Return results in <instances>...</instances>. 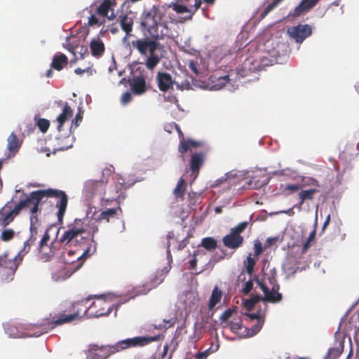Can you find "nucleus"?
Returning a JSON list of instances; mask_svg holds the SVG:
<instances>
[{"label": "nucleus", "mask_w": 359, "mask_h": 359, "mask_svg": "<svg viewBox=\"0 0 359 359\" xmlns=\"http://www.w3.org/2000/svg\"><path fill=\"white\" fill-rule=\"evenodd\" d=\"M151 287L150 286H149L147 284H144L142 286L136 287L135 290L136 295H142L147 294L151 290Z\"/></svg>", "instance_id": "47"}, {"label": "nucleus", "mask_w": 359, "mask_h": 359, "mask_svg": "<svg viewBox=\"0 0 359 359\" xmlns=\"http://www.w3.org/2000/svg\"><path fill=\"white\" fill-rule=\"evenodd\" d=\"M330 215H328L325 219V221L324 222L322 230L324 231L325 228L327 226V225L330 224Z\"/></svg>", "instance_id": "64"}, {"label": "nucleus", "mask_w": 359, "mask_h": 359, "mask_svg": "<svg viewBox=\"0 0 359 359\" xmlns=\"http://www.w3.org/2000/svg\"><path fill=\"white\" fill-rule=\"evenodd\" d=\"M22 262V257L18 254L13 258L7 255L0 256V276L6 281L12 280L18 266Z\"/></svg>", "instance_id": "5"}, {"label": "nucleus", "mask_w": 359, "mask_h": 359, "mask_svg": "<svg viewBox=\"0 0 359 359\" xmlns=\"http://www.w3.org/2000/svg\"><path fill=\"white\" fill-rule=\"evenodd\" d=\"M60 243L58 241H53L50 245H48V248L47 250H45L44 252H42L40 255L41 259H45L46 261H48L50 259L55 255L57 254V251L59 250L58 244Z\"/></svg>", "instance_id": "26"}, {"label": "nucleus", "mask_w": 359, "mask_h": 359, "mask_svg": "<svg viewBox=\"0 0 359 359\" xmlns=\"http://www.w3.org/2000/svg\"><path fill=\"white\" fill-rule=\"evenodd\" d=\"M115 1L112 0H104L101 4L96 9V14L107 17L110 20L116 18V15L114 13L113 7L115 6Z\"/></svg>", "instance_id": "12"}, {"label": "nucleus", "mask_w": 359, "mask_h": 359, "mask_svg": "<svg viewBox=\"0 0 359 359\" xmlns=\"http://www.w3.org/2000/svg\"><path fill=\"white\" fill-rule=\"evenodd\" d=\"M188 243H189V238H188V236H187L185 238L182 240L178 243L177 250L180 251V250H183L187 245Z\"/></svg>", "instance_id": "56"}, {"label": "nucleus", "mask_w": 359, "mask_h": 359, "mask_svg": "<svg viewBox=\"0 0 359 359\" xmlns=\"http://www.w3.org/2000/svg\"><path fill=\"white\" fill-rule=\"evenodd\" d=\"M258 177L259 176L256 175L252 176L250 180L249 184L252 187V189L260 188L268 183L267 178L265 176H263V177H265V179L262 181H260L259 179H257Z\"/></svg>", "instance_id": "36"}, {"label": "nucleus", "mask_w": 359, "mask_h": 359, "mask_svg": "<svg viewBox=\"0 0 359 359\" xmlns=\"http://www.w3.org/2000/svg\"><path fill=\"white\" fill-rule=\"evenodd\" d=\"M255 266V260L252 258L250 256L247 257V264H246V271L248 274L251 275L253 272L254 267Z\"/></svg>", "instance_id": "46"}, {"label": "nucleus", "mask_w": 359, "mask_h": 359, "mask_svg": "<svg viewBox=\"0 0 359 359\" xmlns=\"http://www.w3.org/2000/svg\"><path fill=\"white\" fill-rule=\"evenodd\" d=\"M252 287H253L252 281L248 280L245 283L242 291L244 294H248L252 290Z\"/></svg>", "instance_id": "52"}, {"label": "nucleus", "mask_w": 359, "mask_h": 359, "mask_svg": "<svg viewBox=\"0 0 359 359\" xmlns=\"http://www.w3.org/2000/svg\"><path fill=\"white\" fill-rule=\"evenodd\" d=\"M210 353L209 349L203 352H198L195 355V359H206Z\"/></svg>", "instance_id": "57"}, {"label": "nucleus", "mask_w": 359, "mask_h": 359, "mask_svg": "<svg viewBox=\"0 0 359 359\" xmlns=\"http://www.w3.org/2000/svg\"><path fill=\"white\" fill-rule=\"evenodd\" d=\"M163 13L158 6H153L144 12L140 25L147 33L145 38H140L131 41V46L138 53L146 57L145 65L153 70L164 57V46L160 43L168 35V27L162 22Z\"/></svg>", "instance_id": "1"}, {"label": "nucleus", "mask_w": 359, "mask_h": 359, "mask_svg": "<svg viewBox=\"0 0 359 359\" xmlns=\"http://www.w3.org/2000/svg\"><path fill=\"white\" fill-rule=\"evenodd\" d=\"M34 191L30 193V194L24 200H21L19 203L14 207L13 210H11L12 212L17 216L20 210L25 208H29L32 205L35 199L33 198Z\"/></svg>", "instance_id": "25"}, {"label": "nucleus", "mask_w": 359, "mask_h": 359, "mask_svg": "<svg viewBox=\"0 0 359 359\" xmlns=\"http://www.w3.org/2000/svg\"><path fill=\"white\" fill-rule=\"evenodd\" d=\"M205 159V154L203 152H195L191 154L189 161V168L194 175V178L197 177L200 169L203 166Z\"/></svg>", "instance_id": "11"}, {"label": "nucleus", "mask_w": 359, "mask_h": 359, "mask_svg": "<svg viewBox=\"0 0 359 359\" xmlns=\"http://www.w3.org/2000/svg\"><path fill=\"white\" fill-rule=\"evenodd\" d=\"M342 348L335 347L329 349L325 359H337L342 353Z\"/></svg>", "instance_id": "40"}, {"label": "nucleus", "mask_w": 359, "mask_h": 359, "mask_svg": "<svg viewBox=\"0 0 359 359\" xmlns=\"http://www.w3.org/2000/svg\"><path fill=\"white\" fill-rule=\"evenodd\" d=\"M33 198L36 203H41L44 198L55 199V207L57 208L56 212L57 222L60 224H63V218L68 204V196L64 191L53 188L36 190L34 191Z\"/></svg>", "instance_id": "3"}, {"label": "nucleus", "mask_w": 359, "mask_h": 359, "mask_svg": "<svg viewBox=\"0 0 359 359\" xmlns=\"http://www.w3.org/2000/svg\"><path fill=\"white\" fill-rule=\"evenodd\" d=\"M118 353L116 344L98 345L91 344L86 351V359H107L110 355Z\"/></svg>", "instance_id": "7"}, {"label": "nucleus", "mask_w": 359, "mask_h": 359, "mask_svg": "<svg viewBox=\"0 0 359 359\" xmlns=\"http://www.w3.org/2000/svg\"><path fill=\"white\" fill-rule=\"evenodd\" d=\"M255 255L258 257L263 252L262 245L260 241H257L254 244Z\"/></svg>", "instance_id": "51"}, {"label": "nucleus", "mask_w": 359, "mask_h": 359, "mask_svg": "<svg viewBox=\"0 0 359 359\" xmlns=\"http://www.w3.org/2000/svg\"><path fill=\"white\" fill-rule=\"evenodd\" d=\"M73 115V110L71 107L68 104V103H65L62 109V113L57 117V130L60 131L64 123L67 121V119L72 117Z\"/></svg>", "instance_id": "23"}, {"label": "nucleus", "mask_w": 359, "mask_h": 359, "mask_svg": "<svg viewBox=\"0 0 359 359\" xmlns=\"http://www.w3.org/2000/svg\"><path fill=\"white\" fill-rule=\"evenodd\" d=\"M67 57L65 54L61 53L58 55L54 56L51 63V67L55 70L61 71L63 69L64 65H67Z\"/></svg>", "instance_id": "27"}, {"label": "nucleus", "mask_w": 359, "mask_h": 359, "mask_svg": "<svg viewBox=\"0 0 359 359\" xmlns=\"http://www.w3.org/2000/svg\"><path fill=\"white\" fill-rule=\"evenodd\" d=\"M169 346L168 344H165L163 346L162 352H156L151 356L153 359H171L172 355V352L168 353Z\"/></svg>", "instance_id": "33"}, {"label": "nucleus", "mask_w": 359, "mask_h": 359, "mask_svg": "<svg viewBox=\"0 0 359 359\" xmlns=\"http://www.w3.org/2000/svg\"><path fill=\"white\" fill-rule=\"evenodd\" d=\"M233 313V309H229L227 310H226L224 312H223V313L220 316V320L222 321V322H226L232 316Z\"/></svg>", "instance_id": "50"}, {"label": "nucleus", "mask_w": 359, "mask_h": 359, "mask_svg": "<svg viewBox=\"0 0 359 359\" xmlns=\"http://www.w3.org/2000/svg\"><path fill=\"white\" fill-rule=\"evenodd\" d=\"M222 241L226 247L230 249H236L242 245L244 240L241 235H236L230 231V233L225 236Z\"/></svg>", "instance_id": "18"}, {"label": "nucleus", "mask_w": 359, "mask_h": 359, "mask_svg": "<svg viewBox=\"0 0 359 359\" xmlns=\"http://www.w3.org/2000/svg\"><path fill=\"white\" fill-rule=\"evenodd\" d=\"M41 203H36V201H34L32 203V207L30 209V234L33 236H37L38 233V226L39 224V215L38 212L39 210V205Z\"/></svg>", "instance_id": "15"}, {"label": "nucleus", "mask_w": 359, "mask_h": 359, "mask_svg": "<svg viewBox=\"0 0 359 359\" xmlns=\"http://www.w3.org/2000/svg\"><path fill=\"white\" fill-rule=\"evenodd\" d=\"M206 255V253H205V250H197L194 251V255H193V258L189 262L190 269L192 270H195L196 269V266H197V257L200 256V255L203 256V255Z\"/></svg>", "instance_id": "38"}, {"label": "nucleus", "mask_w": 359, "mask_h": 359, "mask_svg": "<svg viewBox=\"0 0 359 359\" xmlns=\"http://www.w3.org/2000/svg\"><path fill=\"white\" fill-rule=\"evenodd\" d=\"M90 299L91 297L62 305L53 314L50 313L48 318L43 320L39 325L40 331L36 336H40L57 326L70 323L76 319L81 318L82 315L86 313L90 316L100 317L109 315L111 312L112 305L105 299L97 298L90 306H87L86 304Z\"/></svg>", "instance_id": "2"}, {"label": "nucleus", "mask_w": 359, "mask_h": 359, "mask_svg": "<svg viewBox=\"0 0 359 359\" xmlns=\"http://www.w3.org/2000/svg\"><path fill=\"white\" fill-rule=\"evenodd\" d=\"M283 0H273L262 12L260 17L265 18L271 11L276 8Z\"/></svg>", "instance_id": "37"}, {"label": "nucleus", "mask_w": 359, "mask_h": 359, "mask_svg": "<svg viewBox=\"0 0 359 359\" xmlns=\"http://www.w3.org/2000/svg\"><path fill=\"white\" fill-rule=\"evenodd\" d=\"M7 149L13 155H15L19 151L22 143V141L14 133H11L7 139Z\"/></svg>", "instance_id": "22"}, {"label": "nucleus", "mask_w": 359, "mask_h": 359, "mask_svg": "<svg viewBox=\"0 0 359 359\" xmlns=\"http://www.w3.org/2000/svg\"><path fill=\"white\" fill-rule=\"evenodd\" d=\"M167 239H168V242H167L166 253H167L168 257H171L170 249V245H171V240H175L176 242H177V240L175 238V234L172 231L168 232V233L167 234Z\"/></svg>", "instance_id": "45"}, {"label": "nucleus", "mask_w": 359, "mask_h": 359, "mask_svg": "<svg viewBox=\"0 0 359 359\" xmlns=\"http://www.w3.org/2000/svg\"><path fill=\"white\" fill-rule=\"evenodd\" d=\"M91 54L96 57L103 55L105 50L104 44L100 38H94L90 43Z\"/></svg>", "instance_id": "20"}, {"label": "nucleus", "mask_w": 359, "mask_h": 359, "mask_svg": "<svg viewBox=\"0 0 359 359\" xmlns=\"http://www.w3.org/2000/svg\"><path fill=\"white\" fill-rule=\"evenodd\" d=\"M222 293L221 290H219L217 286H215L212 291V294L210 298L208 307L210 309H212L217 304H218L222 298Z\"/></svg>", "instance_id": "29"}, {"label": "nucleus", "mask_w": 359, "mask_h": 359, "mask_svg": "<svg viewBox=\"0 0 359 359\" xmlns=\"http://www.w3.org/2000/svg\"><path fill=\"white\" fill-rule=\"evenodd\" d=\"M249 222L247 221L241 222L237 226H234L231 229V231L236 233V235H240L248 226Z\"/></svg>", "instance_id": "43"}, {"label": "nucleus", "mask_w": 359, "mask_h": 359, "mask_svg": "<svg viewBox=\"0 0 359 359\" xmlns=\"http://www.w3.org/2000/svg\"><path fill=\"white\" fill-rule=\"evenodd\" d=\"M311 243L307 240L302 247V252L305 253L311 246Z\"/></svg>", "instance_id": "63"}, {"label": "nucleus", "mask_w": 359, "mask_h": 359, "mask_svg": "<svg viewBox=\"0 0 359 359\" xmlns=\"http://www.w3.org/2000/svg\"><path fill=\"white\" fill-rule=\"evenodd\" d=\"M287 33L296 43H302L307 37L311 35L312 27L307 24H299L289 27Z\"/></svg>", "instance_id": "9"}, {"label": "nucleus", "mask_w": 359, "mask_h": 359, "mask_svg": "<svg viewBox=\"0 0 359 359\" xmlns=\"http://www.w3.org/2000/svg\"><path fill=\"white\" fill-rule=\"evenodd\" d=\"M269 282L272 285L271 290H269V292L265 298V300L272 303L280 302L282 299V294L278 292L279 285L276 283V280L274 276L269 278Z\"/></svg>", "instance_id": "14"}, {"label": "nucleus", "mask_w": 359, "mask_h": 359, "mask_svg": "<svg viewBox=\"0 0 359 359\" xmlns=\"http://www.w3.org/2000/svg\"><path fill=\"white\" fill-rule=\"evenodd\" d=\"M170 323L169 320H163V324H159L158 325H155L154 328L157 330H161L163 328H167V324Z\"/></svg>", "instance_id": "61"}, {"label": "nucleus", "mask_w": 359, "mask_h": 359, "mask_svg": "<svg viewBox=\"0 0 359 359\" xmlns=\"http://www.w3.org/2000/svg\"><path fill=\"white\" fill-rule=\"evenodd\" d=\"M107 180H87L83 187V192L88 198L101 194L105 189Z\"/></svg>", "instance_id": "10"}, {"label": "nucleus", "mask_w": 359, "mask_h": 359, "mask_svg": "<svg viewBox=\"0 0 359 359\" xmlns=\"http://www.w3.org/2000/svg\"><path fill=\"white\" fill-rule=\"evenodd\" d=\"M185 188H186L185 181L182 177H181L179 180L177 184L173 191V194H174L175 197L176 198H181L183 200L184 196L185 194Z\"/></svg>", "instance_id": "30"}, {"label": "nucleus", "mask_w": 359, "mask_h": 359, "mask_svg": "<svg viewBox=\"0 0 359 359\" xmlns=\"http://www.w3.org/2000/svg\"><path fill=\"white\" fill-rule=\"evenodd\" d=\"M201 5V0H195L194 6L188 7L184 5L174 4L172 5V9L177 13H189L188 18L191 19L194 13L200 8Z\"/></svg>", "instance_id": "19"}, {"label": "nucleus", "mask_w": 359, "mask_h": 359, "mask_svg": "<svg viewBox=\"0 0 359 359\" xmlns=\"http://www.w3.org/2000/svg\"><path fill=\"white\" fill-rule=\"evenodd\" d=\"M15 215L10 210L7 212L1 220V224L4 226H8L11 222L13 221Z\"/></svg>", "instance_id": "44"}, {"label": "nucleus", "mask_w": 359, "mask_h": 359, "mask_svg": "<svg viewBox=\"0 0 359 359\" xmlns=\"http://www.w3.org/2000/svg\"><path fill=\"white\" fill-rule=\"evenodd\" d=\"M83 112L79 110L76 117L72 120L71 128L74 126L76 128L79 126V122L82 121Z\"/></svg>", "instance_id": "48"}, {"label": "nucleus", "mask_w": 359, "mask_h": 359, "mask_svg": "<svg viewBox=\"0 0 359 359\" xmlns=\"http://www.w3.org/2000/svg\"><path fill=\"white\" fill-rule=\"evenodd\" d=\"M300 185L299 184H287L284 188V191H289L290 193H293L300 189Z\"/></svg>", "instance_id": "54"}, {"label": "nucleus", "mask_w": 359, "mask_h": 359, "mask_svg": "<svg viewBox=\"0 0 359 359\" xmlns=\"http://www.w3.org/2000/svg\"><path fill=\"white\" fill-rule=\"evenodd\" d=\"M163 336L157 334L155 336H137L132 338H127L116 342V347L118 352L137 347H144L152 342L158 341Z\"/></svg>", "instance_id": "6"}, {"label": "nucleus", "mask_w": 359, "mask_h": 359, "mask_svg": "<svg viewBox=\"0 0 359 359\" xmlns=\"http://www.w3.org/2000/svg\"><path fill=\"white\" fill-rule=\"evenodd\" d=\"M102 172L103 179H102L101 180H107L108 181L109 177L111 174V168H105L102 170Z\"/></svg>", "instance_id": "58"}, {"label": "nucleus", "mask_w": 359, "mask_h": 359, "mask_svg": "<svg viewBox=\"0 0 359 359\" xmlns=\"http://www.w3.org/2000/svg\"><path fill=\"white\" fill-rule=\"evenodd\" d=\"M200 246L203 247L206 250L212 252L217 248V241L212 237H206L202 239Z\"/></svg>", "instance_id": "31"}, {"label": "nucleus", "mask_w": 359, "mask_h": 359, "mask_svg": "<svg viewBox=\"0 0 359 359\" xmlns=\"http://www.w3.org/2000/svg\"><path fill=\"white\" fill-rule=\"evenodd\" d=\"M319 1L320 0H302L299 5L294 9L291 15L296 18L310 11L317 5Z\"/></svg>", "instance_id": "16"}, {"label": "nucleus", "mask_w": 359, "mask_h": 359, "mask_svg": "<svg viewBox=\"0 0 359 359\" xmlns=\"http://www.w3.org/2000/svg\"><path fill=\"white\" fill-rule=\"evenodd\" d=\"M36 125L42 133H46L50 126V122L48 119L41 118L37 121Z\"/></svg>", "instance_id": "42"}, {"label": "nucleus", "mask_w": 359, "mask_h": 359, "mask_svg": "<svg viewBox=\"0 0 359 359\" xmlns=\"http://www.w3.org/2000/svg\"><path fill=\"white\" fill-rule=\"evenodd\" d=\"M119 212L122 213V209L120 206H118L116 208H108L106 210L102 211L98 216V220H106L109 222L110 218H113L115 215Z\"/></svg>", "instance_id": "28"}, {"label": "nucleus", "mask_w": 359, "mask_h": 359, "mask_svg": "<svg viewBox=\"0 0 359 359\" xmlns=\"http://www.w3.org/2000/svg\"><path fill=\"white\" fill-rule=\"evenodd\" d=\"M261 299V297L258 294L252 296L249 299H247L245 303L244 306L246 308L248 311H251L255 305Z\"/></svg>", "instance_id": "39"}, {"label": "nucleus", "mask_w": 359, "mask_h": 359, "mask_svg": "<svg viewBox=\"0 0 359 359\" xmlns=\"http://www.w3.org/2000/svg\"><path fill=\"white\" fill-rule=\"evenodd\" d=\"M170 129H175L179 135L180 143L178 145V152L183 157L184 154L187 153L188 151L191 150L193 148H198L202 144L200 142L191 140V139H185L183 133L182 132L180 128L175 123H172L169 125Z\"/></svg>", "instance_id": "8"}, {"label": "nucleus", "mask_w": 359, "mask_h": 359, "mask_svg": "<svg viewBox=\"0 0 359 359\" xmlns=\"http://www.w3.org/2000/svg\"><path fill=\"white\" fill-rule=\"evenodd\" d=\"M64 229L62 235L58 238L61 243L67 245H80L81 241L84 240L83 234L86 233V229L84 222L81 219H75L72 223L69 224Z\"/></svg>", "instance_id": "4"}, {"label": "nucleus", "mask_w": 359, "mask_h": 359, "mask_svg": "<svg viewBox=\"0 0 359 359\" xmlns=\"http://www.w3.org/2000/svg\"><path fill=\"white\" fill-rule=\"evenodd\" d=\"M318 192L316 189H311L309 190H302L299 193V198L302 199V203L306 201H311L313 198V195Z\"/></svg>", "instance_id": "32"}, {"label": "nucleus", "mask_w": 359, "mask_h": 359, "mask_svg": "<svg viewBox=\"0 0 359 359\" xmlns=\"http://www.w3.org/2000/svg\"><path fill=\"white\" fill-rule=\"evenodd\" d=\"M156 83L161 91L167 92L172 88L174 81L169 73L159 72L156 74Z\"/></svg>", "instance_id": "13"}, {"label": "nucleus", "mask_w": 359, "mask_h": 359, "mask_svg": "<svg viewBox=\"0 0 359 359\" xmlns=\"http://www.w3.org/2000/svg\"><path fill=\"white\" fill-rule=\"evenodd\" d=\"M230 327L231 330H239L241 329L242 325L240 322H231L230 324Z\"/></svg>", "instance_id": "59"}, {"label": "nucleus", "mask_w": 359, "mask_h": 359, "mask_svg": "<svg viewBox=\"0 0 359 359\" xmlns=\"http://www.w3.org/2000/svg\"><path fill=\"white\" fill-rule=\"evenodd\" d=\"M120 25L122 30L126 34L123 38V40L125 41L131 35L130 32L133 31V20L132 18H130L126 15L121 16Z\"/></svg>", "instance_id": "24"}, {"label": "nucleus", "mask_w": 359, "mask_h": 359, "mask_svg": "<svg viewBox=\"0 0 359 359\" xmlns=\"http://www.w3.org/2000/svg\"><path fill=\"white\" fill-rule=\"evenodd\" d=\"M316 237V229H313L312 232L310 233L307 240L309 242H313Z\"/></svg>", "instance_id": "62"}, {"label": "nucleus", "mask_w": 359, "mask_h": 359, "mask_svg": "<svg viewBox=\"0 0 359 359\" xmlns=\"http://www.w3.org/2000/svg\"><path fill=\"white\" fill-rule=\"evenodd\" d=\"M105 20H104L102 22H100L99 19L95 15H92L90 17H89L88 19V24L90 26L95 25H102L104 23Z\"/></svg>", "instance_id": "53"}, {"label": "nucleus", "mask_w": 359, "mask_h": 359, "mask_svg": "<svg viewBox=\"0 0 359 359\" xmlns=\"http://www.w3.org/2000/svg\"><path fill=\"white\" fill-rule=\"evenodd\" d=\"M15 235V231L12 229H4L1 234V239L4 242L12 240Z\"/></svg>", "instance_id": "41"}, {"label": "nucleus", "mask_w": 359, "mask_h": 359, "mask_svg": "<svg viewBox=\"0 0 359 359\" xmlns=\"http://www.w3.org/2000/svg\"><path fill=\"white\" fill-rule=\"evenodd\" d=\"M132 101V95L130 92H125L121 98V102L123 104H127Z\"/></svg>", "instance_id": "49"}, {"label": "nucleus", "mask_w": 359, "mask_h": 359, "mask_svg": "<svg viewBox=\"0 0 359 359\" xmlns=\"http://www.w3.org/2000/svg\"><path fill=\"white\" fill-rule=\"evenodd\" d=\"M36 240V236L30 235L29 238L24 243L22 250L18 252L22 257L27 254L31 248V246L34 243Z\"/></svg>", "instance_id": "35"}, {"label": "nucleus", "mask_w": 359, "mask_h": 359, "mask_svg": "<svg viewBox=\"0 0 359 359\" xmlns=\"http://www.w3.org/2000/svg\"><path fill=\"white\" fill-rule=\"evenodd\" d=\"M50 240V235L48 230L47 229L44 234L43 235L39 245V253L41 255L42 252H45V250H47L48 248V243Z\"/></svg>", "instance_id": "34"}, {"label": "nucleus", "mask_w": 359, "mask_h": 359, "mask_svg": "<svg viewBox=\"0 0 359 359\" xmlns=\"http://www.w3.org/2000/svg\"><path fill=\"white\" fill-rule=\"evenodd\" d=\"M128 188V186L123 181V182H118L115 184L114 188L112 190L115 191V194H112L107 201H117L120 199H124L125 191Z\"/></svg>", "instance_id": "21"}, {"label": "nucleus", "mask_w": 359, "mask_h": 359, "mask_svg": "<svg viewBox=\"0 0 359 359\" xmlns=\"http://www.w3.org/2000/svg\"><path fill=\"white\" fill-rule=\"evenodd\" d=\"M129 83L133 93L135 95H142L147 90L146 80L143 76L134 77L129 81Z\"/></svg>", "instance_id": "17"}, {"label": "nucleus", "mask_w": 359, "mask_h": 359, "mask_svg": "<svg viewBox=\"0 0 359 359\" xmlns=\"http://www.w3.org/2000/svg\"><path fill=\"white\" fill-rule=\"evenodd\" d=\"M257 283H258V285L259 286L260 289L264 292V299H265L269 292V289L268 288L266 285L264 283H263L262 281L257 280Z\"/></svg>", "instance_id": "55"}, {"label": "nucleus", "mask_w": 359, "mask_h": 359, "mask_svg": "<svg viewBox=\"0 0 359 359\" xmlns=\"http://www.w3.org/2000/svg\"><path fill=\"white\" fill-rule=\"evenodd\" d=\"M189 67L196 74H198V69L196 67V62H194L192 60L190 61L189 63Z\"/></svg>", "instance_id": "60"}]
</instances>
